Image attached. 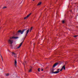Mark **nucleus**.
<instances>
[{
    "label": "nucleus",
    "mask_w": 78,
    "mask_h": 78,
    "mask_svg": "<svg viewBox=\"0 0 78 78\" xmlns=\"http://www.w3.org/2000/svg\"><path fill=\"white\" fill-rule=\"evenodd\" d=\"M12 39H13L12 38L11 39V37H10V39L8 41L9 44H11V45H12V43H13V41H14L13 40H12Z\"/></svg>",
    "instance_id": "1"
},
{
    "label": "nucleus",
    "mask_w": 78,
    "mask_h": 78,
    "mask_svg": "<svg viewBox=\"0 0 78 78\" xmlns=\"http://www.w3.org/2000/svg\"><path fill=\"white\" fill-rule=\"evenodd\" d=\"M26 30H27V29H24L22 31L21 30H19L18 31L17 33H20V34H23V33L25 31H26Z\"/></svg>",
    "instance_id": "2"
},
{
    "label": "nucleus",
    "mask_w": 78,
    "mask_h": 78,
    "mask_svg": "<svg viewBox=\"0 0 78 78\" xmlns=\"http://www.w3.org/2000/svg\"><path fill=\"white\" fill-rule=\"evenodd\" d=\"M59 71H57L54 72V69H52V70L51 71V73L52 74H56L57 73H59Z\"/></svg>",
    "instance_id": "3"
},
{
    "label": "nucleus",
    "mask_w": 78,
    "mask_h": 78,
    "mask_svg": "<svg viewBox=\"0 0 78 78\" xmlns=\"http://www.w3.org/2000/svg\"><path fill=\"white\" fill-rule=\"evenodd\" d=\"M19 38L18 37H10V39H18Z\"/></svg>",
    "instance_id": "4"
},
{
    "label": "nucleus",
    "mask_w": 78,
    "mask_h": 78,
    "mask_svg": "<svg viewBox=\"0 0 78 78\" xmlns=\"http://www.w3.org/2000/svg\"><path fill=\"white\" fill-rule=\"evenodd\" d=\"M31 14V13H30V14H29L27 16H26L25 17H24V19H27V17H30V16Z\"/></svg>",
    "instance_id": "5"
},
{
    "label": "nucleus",
    "mask_w": 78,
    "mask_h": 78,
    "mask_svg": "<svg viewBox=\"0 0 78 78\" xmlns=\"http://www.w3.org/2000/svg\"><path fill=\"white\" fill-rule=\"evenodd\" d=\"M12 56H13V55H14V57H16V55H17V54L15 53H14V52H12Z\"/></svg>",
    "instance_id": "6"
},
{
    "label": "nucleus",
    "mask_w": 78,
    "mask_h": 78,
    "mask_svg": "<svg viewBox=\"0 0 78 78\" xmlns=\"http://www.w3.org/2000/svg\"><path fill=\"white\" fill-rule=\"evenodd\" d=\"M58 63H55L53 66V67H56V66H57V65H58Z\"/></svg>",
    "instance_id": "7"
},
{
    "label": "nucleus",
    "mask_w": 78,
    "mask_h": 78,
    "mask_svg": "<svg viewBox=\"0 0 78 78\" xmlns=\"http://www.w3.org/2000/svg\"><path fill=\"white\" fill-rule=\"evenodd\" d=\"M23 41L19 45V46L17 48H20V47H21V46H22V44H23Z\"/></svg>",
    "instance_id": "8"
},
{
    "label": "nucleus",
    "mask_w": 78,
    "mask_h": 78,
    "mask_svg": "<svg viewBox=\"0 0 78 78\" xmlns=\"http://www.w3.org/2000/svg\"><path fill=\"white\" fill-rule=\"evenodd\" d=\"M15 66H17V60L16 59H15Z\"/></svg>",
    "instance_id": "9"
},
{
    "label": "nucleus",
    "mask_w": 78,
    "mask_h": 78,
    "mask_svg": "<svg viewBox=\"0 0 78 78\" xmlns=\"http://www.w3.org/2000/svg\"><path fill=\"white\" fill-rule=\"evenodd\" d=\"M29 31H30V29H28L27 31L26 32V36H27V34H28V33L29 32Z\"/></svg>",
    "instance_id": "10"
},
{
    "label": "nucleus",
    "mask_w": 78,
    "mask_h": 78,
    "mask_svg": "<svg viewBox=\"0 0 78 78\" xmlns=\"http://www.w3.org/2000/svg\"><path fill=\"white\" fill-rule=\"evenodd\" d=\"M41 3H42L41 2H40L39 3H38V4L37 5V6H39V5H41Z\"/></svg>",
    "instance_id": "11"
},
{
    "label": "nucleus",
    "mask_w": 78,
    "mask_h": 78,
    "mask_svg": "<svg viewBox=\"0 0 78 78\" xmlns=\"http://www.w3.org/2000/svg\"><path fill=\"white\" fill-rule=\"evenodd\" d=\"M62 69H63L64 70H65L66 69V67L65 65H64L63 67H62Z\"/></svg>",
    "instance_id": "12"
},
{
    "label": "nucleus",
    "mask_w": 78,
    "mask_h": 78,
    "mask_svg": "<svg viewBox=\"0 0 78 78\" xmlns=\"http://www.w3.org/2000/svg\"><path fill=\"white\" fill-rule=\"evenodd\" d=\"M33 27H31L30 28V32H31V30H33Z\"/></svg>",
    "instance_id": "13"
},
{
    "label": "nucleus",
    "mask_w": 78,
    "mask_h": 78,
    "mask_svg": "<svg viewBox=\"0 0 78 78\" xmlns=\"http://www.w3.org/2000/svg\"><path fill=\"white\" fill-rule=\"evenodd\" d=\"M32 71V69H30V70L29 71V72H31Z\"/></svg>",
    "instance_id": "14"
},
{
    "label": "nucleus",
    "mask_w": 78,
    "mask_h": 78,
    "mask_svg": "<svg viewBox=\"0 0 78 78\" xmlns=\"http://www.w3.org/2000/svg\"><path fill=\"white\" fill-rule=\"evenodd\" d=\"M38 72H40V68H38Z\"/></svg>",
    "instance_id": "15"
},
{
    "label": "nucleus",
    "mask_w": 78,
    "mask_h": 78,
    "mask_svg": "<svg viewBox=\"0 0 78 78\" xmlns=\"http://www.w3.org/2000/svg\"><path fill=\"white\" fill-rule=\"evenodd\" d=\"M2 8H3V9H5V8H6V7H3Z\"/></svg>",
    "instance_id": "16"
},
{
    "label": "nucleus",
    "mask_w": 78,
    "mask_h": 78,
    "mask_svg": "<svg viewBox=\"0 0 78 78\" xmlns=\"http://www.w3.org/2000/svg\"><path fill=\"white\" fill-rule=\"evenodd\" d=\"M9 73H7L6 74V76H9Z\"/></svg>",
    "instance_id": "17"
},
{
    "label": "nucleus",
    "mask_w": 78,
    "mask_h": 78,
    "mask_svg": "<svg viewBox=\"0 0 78 78\" xmlns=\"http://www.w3.org/2000/svg\"><path fill=\"white\" fill-rule=\"evenodd\" d=\"M77 36H78L75 35V36H74V37H77Z\"/></svg>",
    "instance_id": "18"
},
{
    "label": "nucleus",
    "mask_w": 78,
    "mask_h": 78,
    "mask_svg": "<svg viewBox=\"0 0 78 78\" xmlns=\"http://www.w3.org/2000/svg\"><path fill=\"white\" fill-rule=\"evenodd\" d=\"M62 23H64V21H62Z\"/></svg>",
    "instance_id": "19"
},
{
    "label": "nucleus",
    "mask_w": 78,
    "mask_h": 78,
    "mask_svg": "<svg viewBox=\"0 0 78 78\" xmlns=\"http://www.w3.org/2000/svg\"><path fill=\"white\" fill-rule=\"evenodd\" d=\"M62 70H63V69L62 68V69H61L60 70V71H62Z\"/></svg>",
    "instance_id": "20"
},
{
    "label": "nucleus",
    "mask_w": 78,
    "mask_h": 78,
    "mask_svg": "<svg viewBox=\"0 0 78 78\" xmlns=\"http://www.w3.org/2000/svg\"><path fill=\"white\" fill-rule=\"evenodd\" d=\"M25 62V64H26V63H27V62L25 61V62Z\"/></svg>",
    "instance_id": "21"
},
{
    "label": "nucleus",
    "mask_w": 78,
    "mask_h": 78,
    "mask_svg": "<svg viewBox=\"0 0 78 78\" xmlns=\"http://www.w3.org/2000/svg\"><path fill=\"white\" fill-rule=\"evenodd\" d=\"M23 64L24 66V67H25V64L24 63H23Z\"/></svg>",
    "instance_id": "22"
},
{
    "label": "nucleus",
    "mask_w": 78,
    "mask_h": 78,
    "mask_svg": "<svg viewBox=\"0 0 78 78\" xmlns=\"http://www.w3.org/2000/svg\"><path fill=\"white\" fill-rule=\"evenodd\" d=\"M8 51L9 52H11V51H9V50H8Z\"/></svg>",
    "instance_id": "23"
},
{
    "label": "nucleus",
    "mask_w": 78,
    "mask_h": 78,
    "mask_svg": "<svg viewBox=\"0 0 78 78\" xmlns=\"http://www.w3.org/2000/svg\"><path fill=\"white\" fill-rule=\"evenodd\" d=\"M57 70H58V71H59V69H58Z\"/></svg>",
    "instance_id": "24"
},
{
    "label": "nucleus",
    "mask_w": 78,
    "mask_h": 78,
    "mask_svg": "<svg viewBox=\"0 0 78 78\" xmlns=\"http://www.w3.org/2000/svg\"><path fill=\"white\" fill-rule=\"evenodd\" d=\"M43 69H41V71H43Z\"/></svg>",
    "instance_id": "25"
},
{
    "label": "nucleus",
    "mask_w": 78,
    "mask_h": 78,
    "mask_svg": "<svg viewBox=\"0 0 78 78\" xmlns=\"http://www.w3.org/2000/svg\"><path fill=\"white\" fill-rule=\"evenodd\" d=\"M2 61H3V59H2Z\"/></svg>",
    "instance_id": "26"
},
{
    "label": "nucleus",
    "mask_w": 78,
    "mask_h": 78,
    "mask_svg": "<svg viewBox=\"0 0 78 78\" xmlns=\"http://www.w3.org/2000/svg\"><path fill=\"white\" fill-rule=\"evenodd\" d=\"M1 58H2V55H1Z\"/></svg>",
    "instance_id": "27"
},
{
    "label": "nucleus",
    "mask_w": 78,
    "mask_h": 78,
    "mask_svg": "<svg viewBox=\"0 0 78 78\" xmlns=\"http://www.w3.org/2000/svg\"><path fill=\"white\" fill-rule=\"evenodd\" d=\"M1 58H2V59H3V58H2V57H1Z\"/></svg>",
    "instance_id": "28"
},
{
    "label": "nucleus",
    "mask_w": 78,
    "mask_h": 78,
    "mask_svg": "<svg viewBox=\"0 0 78 78\" xmlns=\"http://www.w3.org/2000/svg\"><path fill=\"white\" fill-rule=\"evenodd\" d=\"M33 1H34L35 0H32Z\"/></svg>",
    "instance_id": "29"
},
{
    "label": "nucleus",
    "mask_w": 78,
    "mask_h": 78,
    "mask_svg": "<svg viewBox=\"0 0 78 78\" xmlns=\"http://www.w3.org/2000/svg\"><path fill=\"white\" fill-rule=\"evenodd\" d=\"M22 3V2H21V3Z\"/></svg>",
    "instance_id": "30"
},
{
    "label": "nucleus",
    "mask_w": 78,
    "mask_h": 78,
    "mask_svg": "<svg viewBox=\"0 0 78 78\" xmlns=\"http://www.w3.org/2000/svg\"><path fill=\"white\" fill-rule=\"evenodd\" d=\"M11 46H12V45H11Z\"/></svg>",
    "instance_id": "31"
},
{
    "label": "nucleus",
    "mask_w": 78,
    "mask_h": 78,
    "mask_svg": "<svg viewBox=\"0 0 78 78\" xmlns=\"http://www.w3.org/2000/svg\"><path fill=\"white\" fill-rule=\"evenodd\" d=\"M71 12H72V11H71Z\"/></svg>",
    "instance_id": "32"
},
{
    "label": "nucleus",
    "mask_w": 78,
    "mask_h": 78,
    "mask_svg": "<svg viewBox=\"0 0 78 78\" xmlns=\"http://www.w3.org/2000/svg\"><path fill=\"white\" fill-rule=\"evenodd\" d=\"M57 1H58V0H57Z\"/></svg>",
    "instance_id": "33"
},
{
    "label": "nucleus",
    "mask_w": 78,
    "mask_h": 78,
    "mask_svg": "<svg viewBox=\"0 0 78 78\" xmlns=\"http://www.w3.org/2000/svg\"><path fill=\"white\" fill-rule=\"evenodd\" d=\"M25 39V38H24V40Z\"/></svg>",
    "instance_id": "34"
}]
</instances>
